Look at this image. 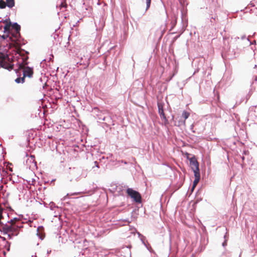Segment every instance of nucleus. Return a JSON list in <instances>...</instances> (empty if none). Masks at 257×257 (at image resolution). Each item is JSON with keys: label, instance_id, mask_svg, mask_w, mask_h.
<instances>
[{"label": "nucleus", "instance_id": "1", "mask_svg": "<svg viewBox=\"0 0 257 257\" xmlns=\"http://www.w3.org/2000/svg\"><path fill=\"white\" fill-rule=\"evenodd\" d=\"M21 28V26L17 22H12V29L14 30L15 32H13L11 37H9L10 42L6 44L8 49L15 47L17 45L25 44L24 43H22L24 39L22 38L20 34Z\"/></svg>", "mask_w": 257, "mask_h": 257}, {"label": "nucleus", "instance_id": "2", "mask_svg": "<svg viewBox=\"0 0 257 257\" xmlns=\"http://www.w3.org/2000/svg\"><path fill=\"white\" fill-rule=\"evenodd\" d=\"M28 59V57H27L26 58H22L21 61L17 62L16 64L17 68L15 69V71L16 73L17 74V75H20L21 71L22 70L23 76H24V77H32L33 75V67H30L27 66L26 68L25 69V68L26 67L28 63V62H27Z\"/></svg>", "mask_w": 257, "mask_h": 257}, {"label": "nucleus", "instance_id": "3", "mask_svg": "<svg viewBox=\"0 0 257 257\" xmlns=\"http://www.w3.org/2000/svg\"><path fill=\"white\" fill-rule=\"evenodd\" d=\"M12 30V22H10L9 24H6L4 26L3 32L5 33L3 35L0 34V43L3 45L4 48L7 47V44L10 42L9 37H11L13 32Z\"/></svg>", "mask_w": 257, "mask_h": 257}, {"label": "nucleus", "instance_id": "4", "mask_svg": "<svg viewBox=\"0 0 257 257\" xmlns=\"http://www.w3.org/2000/svg\"><path fill=\"white\" fill-rule=\"evenodd\" d=\"M127 195L132 199L133 202L137 204H141L142 198L141 193L132 188H128L126 190Z\"/></svg>", "mask_w": 257, "mask_h": 257}, {"label": "nucleus", "instance_id": "5", "mask_svg": "<svg viewBox=\"0 0 257 257\" xmlns=\"http://www.w3.org/2000/svg\"><path fill=\"white\" fill-rule=\"evenodd\" d=\"M170 122L173 123L174 126L179 127L181 130L185 127V120H183L182 119V117L179 116L175 117L174 115H172Z\"/></svg>", "mask_w": 257, "mask_h": 257}, {"label": "nucleus", "instance_id": "6", "mask_svg": "<svg viewBox=\"0 0 257 257\" xmlns=\"http://www.w3.org/2000/svg\"><path fill=\"white\" fill-rule=\"evenodd\" d=\"M188 159L190 162V166H193L195 167V168L192 167L193 172H200L199 163L198 162L195 156L193 155L192 157L188 158Z\"/></svg>", "mask_w": 257, "mask_h": 257}, {"label": "nucleus", "instance_id": "7", "mask_svg": "<svg viewBox=\"0 0 257 257\" xmlns=\"http://www.w3.org/2000/svg\"><path fill=\"white\" fill-rule=\"evenodd\" d=\"M0 224L3 225L2 228H0V231L3 232L4 234H7L9 232L10 233L11 231H12L13 223L9 225L7 223L4 224L3 222L0 221Z\"/></svg>", "mask_w": 257, "mask_h": 257}, {"label": "nucleus", "instance_id": "8", "mask_svg": "<svg viewBox=\"0 0 257 257\" xmlns=\"http://www.w3.org/2000/svg\"><path fill=\"white\" fill-rule=\"evenodd\" d=\"M181 15H182V23H183V26H182V31H181V33H180L179 35H178L176 36L175 37H174L173 38V42H175V41H176V40H177V39H178L180 37V36H181V35L183 34V33L184 32V30H185V28H186V27H187V24H186V25H185V24H184V19H183V13H182V12H181Z\"/></svg>", "mask_w": 257, "mask_h": 257}, {"label": "nucleus", "instance_id": "9", "mask_svg": "<svg viewBox=\"0 0 257 257\" xmlns=\"http://www.w3.org/2000/svg\"><path fill=\"white\" fill-rule=\"evenodd\" d=\"M10 233H12L13 235L17 236L19 233V227L16 226V223L14 222L13 223L12 231Z\"/></svg>", "mask_w": 257, "mask_h": 257}, {"label": "nucleus", "instance_id": "10", "mask_svg": "<svg viewBox=\"0 0 257 257\" xmlns=\"http://www.w3.org/2000/svg\"><path fill=\"white\" fill-rule=\"evenodd\" d=\"M37 236L40 239L43 240L44 237V236L43 235V232L44 231L43 226H39L37 228Z\"/></svg>", "mask_w": 257, "mask_h": 257}, {"label": "nucleus", "instance_id": "11", "mask_svg": "<svg viewBox=\"0 0 257 257\" xmlns=\"http://www.w3.org/2000/svg\"><path fill=\"white\" fill-rule=\"evenodd\" d=\"M195 179L193 182V187H195L197 184L198 183L200 179V172H195L194 173Z\"/></svg>", "mask_w": 257, "mask_h": 257}, {"label": "nucleus", "instance_id": "12", "mask_svg": "<svg viewBox=\"0 0 257 257\" xmlns=\"http://www.w3.org/2000/svg\"><path fill=\"white\" fill-rule=\"evenodd\" d=\"M157 106L158 108V113L159 114L165 113L164 109V103L163 102L158 101Z\"/></svg>", "mask_w": 257, "mask_h": 257}, {"label": "nucleus", "instance_id": "13", "mask_svg": "<svg viewBox=\"0 0 257 257\" xmlns=\"http://www.w3.org/2000/svg\"><path fill=\"white\" fill-rule=\"evenodd\" d=\"M171 19H172L171 22V28L169 30L170 31H172L175 28V27L176 26V25L177 24V17L176 16L174 15L173 17H172Z\"/></svg>", "mask_w": 257, "mask_h": 257}, {"label": "nucleus", "instance_id": "14", "mask_svg": "<svg viewBox=\"0 0 257 257\" xmlns=\"http://www.w3.org/2000/svg\"><path fill=\"white\" fill-rule=\"evenodd\" d=\"M137 234L138 235V237L140 238L141 242L145 246H147V243H146L145 240L146 239V237L142 234L140 232L137 231Z\"/></svg>", "mask_w": 257, "mask_h": 257}, {"label": "nucleus", "instance_id": "15", "mask_svg": "<svg viewBox=\"0 0 257 257\" xmlns=\"http://www.w3.org/2000/svg\"><path fill=\"white\" fill-rule=\"evenodd\" d=\"M252 94V89L250 90V91L248 92V93L246 95L245 98H242L240 101L239 102V103L243 102L245 100V103H246L247 101V100L249 99L250 97L251 96Z\"/></svg>", "mask_w": 257, "mask_h": 257}, {"label": "nucleus", "instance_id": "16", "mask_svg": "<svg viewBox=\"0 0 257 257\" xmlns=\"http://www.w3.org/2000/svg\"><path fill=\"white\" fill-rule=\"evenodd\" d=\"M190 112L188 111H187L186 110H184L182 112V115L180 116V117H182V119L183 120H185V121H186V119H187L190 116Z\"/></svg>", "mask_w": 257, "mask_h": 257}, {"label": "nucleus", "instance_id": "17", "mask_svg": "<svg viewBox=\"0 0 257 257\" xmlns=\"http://www.w3.org/2000/svg\"><path fill=\"white\" fill-rule=\"evenodd\" d=\"M6 4L8 8L12 9L15 5V0H6Z\"/></svg>", "mask_w": 257, "mask_h": 257}, {"label": "nucleus", "instance_id": "18", "mask_svg": "<svg viewBox=\"0 0 257 257\" xmlns=\"http://www.w3.org/2000/svg\"><path fill=\"white\" fill-rule=\"evenodd\" d=\"M25 77L19 76L15 80V81L17 83H23L25 82Z\"/></svg>", "mask_w": 257, "mask_h": 257}, {"label": "nucleus", "instance_id": "19", "mask_svg": "<svg viewBox=\"0 0 257 257\" xmlns=\"http://www.w3.org/2000/svg\"><path fill=\"white\" fill-rule=\"evenodd\" d=\"M6 7H7V5L4 0H0V9H5Z\"/></svg>", "mask_w": 257, "mask_h": 257}, {"label": "nucleus", "instance_id": "20", "mask_svg": "<svg viewBox=\"0 0 257 257\" xmlns=\"http://www.w3.org/2000/svg\"><path fill=\"white\" fill-rule=\"evenodd\" d=\"M10 22H11L10 20V19L9 17H8V18L6 19L5 20H2L0 21V23H4L5 24H9L10 23Z\"/></svg>", "mask_w": 257, "mask_h": 257}, {"label": "nucleus", "instance_id": "21", "mask_svg": "<svg viewBox=\"0 0 257 257\" xmlns=\"http://www.w3.org/2000/svg\"><path fill=\"white\" fill-rule=\"evenodd\" d=\"M152 0H146V11H147L150 7Z\"/></svg>", "mask_w": 257, "mask_h": 257}, {"label": "nucleus", "instance_id": "22", "mask_svg": "<svg viewBox=\"0 0 257 257\" xmlns=\"http://www.w3.org/2000/svg\"><path fill=\"white\" fill-rule=\"evenodd\" d=\"M61 8H66L67 4H66L65 0H62L60 4Z\"/></svg>", "mask_w": 257, "mask_h": 257}, {"label": "nucleus", "instance_id": "23", "mask_svg": "<svg viewBox=\"0 0 257 257\" xmlns=\"http://www.w3.org/2000/svg\"><path fill=\"white\" fill-rule=\"evenodd\" d=\"M50 209L51 210H53L54 208L56 207L55 204L53 202H51L49 204Z\"/></svg>", "mask_w": 257, "mask_h": 257}, {"label": "nucleus", "instance_id": "24", "mask_svg": "<svg viewBox=\"0 0 257 257\" xmlns=\"http://www.w3.org/2000/svg\"><path fill=\"white\" fill-rule=\"evenodd\" d=\"M226 236H227V232L226 233L225 235L224 236V238L225 239V240L222 242V245L223 247H225V246L227 245V240L226 239Z\"/></svg>", "mask_w": 257, "mask_h": 257}, {"label": "nucleus", "instance_id": "25", "mask_svg": "<svg viewBox=\"0 0 257 257\" xmlns=\"http://www.w3.org/2000/svg\"><path fill=\"white\" fill-rule=\"evenodd\" d=\"M169 250L170 251L171 250V238L170 235L169 239Z\"/></svg>", "mask_w": 257, "mask_h": 257}, {"label": "nucleus", "instance_id": "26", "mask_svg": "<svg viewBox=\"0 0 257 257\" xmlns=\"http://www.w3.org/2000/svg\"><path fill=\"white\" fill-rule=\"evenodd\" d=\"M159 115H160V117H161V118L162 119L164 120L165 119L167 118L166 116V115H165V113H163L160 114H159Z\"/></svg>", "mask_w": 257, "mask_h": 257}, {"label": "nucleus", "instance_id": "27", "mask_svg": "<svg viewBox=\"0 0 257 257\" xmlns=\"http://www.w3.org/2000/svg\"><path fill=\"white\" fill-rule=\"evenodd\" d=\"M102 59H103V64H104V65H107V62H106V56H102Z\"/></svg>", "mask_w": 257, "mask_h": 257}, {"label": "nucleus", "instance_id": "28", "mask_svg": "<svg viewBox=\"0 0 257 257\" xmlns=\"http://www.w3.org/2000/svg\"><path fill=\"white\" fill-rule=\"evenodd\" d=\"M7 243L8 244V246L6 245V248L7 250V251H10V242H7Z\"/></svg>", "mask_w": 257, "mask_h": 257}, {"label": "nucleus", "instance_id": "29", "mask_svg": "<svg viewBox=\"0 0 257 257\" xmlns=\"http://www.w3.org/2000/svg\"><path fill=\"white\" fill-rule=\"evenodd\" d=\"M12 183H13V184H16V183H19V179H18V178H16V179H13V180H12Z\"/></svg>", "mask_w": 257, "mask_h": 257}, {"label": "nucleus", "instance_id": "30", "mask_svg": "<svg viewBox=\"0 0 257 257\" xmlns=\"http://www.w3.org/2000/svg\"><path fill=\"white\" fill-rule=\"evenodd\" d=\"M8 234V238H9V239H12L13 238V237L14 236V235H13L12 234V233H8V234Z\"/></svg>", "mask_w": 257, "mask_h": 257}, {"label": "nucleus", "instance_id": "31", "mask_svg": "<svg viewBox=\"0 0 257 257\" xmlns=\"http://www.w3.org/2000/svg\"><path fill=\"white\" fill-rule=\"evenodd\" d=\"M164 120V124L165 125H167L169 123V121L167 118L165 119Z\"/></svg>", "mask_w": 257, "mask_h": 257}, {"label": "nucleus", "instance_id": "32", "mask_svg": "<svg viewBox=\"0 0 257 257\" xmlns=\"http://www.w3.org/2000/svg\"><path fill=\"white\" fill-rule=\"evenodd\" d=\"M146 247V248L149 250L150 251L152 248L151 245L148 243L147 245V246H145Z\"/></svg>", "mask_w": 257, "mask_h": 257}, {"label": "nucleus", "instance_id": "33", "mask_svg": "<svg viewBox=\"0 0 257 257\" xmlns=\"http://www.w3.org/2000/svg\"><path fill=\"white\" fill-rule=\"evenodd\" d=\"M35 156L34 155H31V160L30 162H35Z\"/></svg>", "mask_w": 257, "mask_h": 257}, {"label": "nucleus", "instance_id": "34", "mask_svg": "<svg viewBox=\"0 0 257 257\" xmlns=\"http://www.w3.org/2000/svg\"><path fill=\"white\" fill-rule=\"evenodd\" d=\"M247 40L248 41L250 42V45H254V44H256V41H253V42H251V41H250V40H249L248 38H247Z\"/></svg>", "mask_w": 257, "mask_h": 257}, {"label": "nucleus", "instance_id": "35", "mask_svg": "<svg viewBox=\"0 0 257 257\" xmlns=\"http://www.w3.org/2000/svg\"><path fill=\"white\" fill-rule=\"evenodd\" d=\"M92 8L90 7H88L87 8H85V10L89 11V13H90L92 11Z\"/></svg>", "mask_w": 257, "mask_h": 257}, {"label": "nucleus", "instance_id": "36", "mask_svg": "<svg viewBox=\"0 0 257 257\" xmlns=\"http://www.w3.org/2000/svg\"><path fill=\"white\" fill-rule=\"evenodd\" d=\"M94 164L95 165V166L98 168H99V166L98 165V162L97 161H94Z\"/></svg>", "mask_w": 257, "mask_h": 257}, {"label": "nucleus", "instance_id": "37", "mask_svg": "<svg viewBox=\"0 0 257 257\" xmlns=\"http://www.w3.org/2000/svg\"><path fill=\"white\" fill-rule=\"evenodd\" d=\"M193 127H194V124H191L190 125V130H191L192 133H195V131L194 130Z\"/></svg>", "mask_w": 257, "mask_h": 257}, {"label": "nucleus", "instance_id": "38", "mask_svg": "<svg viewBox=\"0 0 257 257\" xmlns=\"http://www.w3.org/2000/svg\"><path fill=\"white\" fill-rule=\"evenodd\" d=\"M112 154H108L107 156L106 157V159H109L110 158H111L112 157Z\"/></svg>", "mask_w": 257, "mask_h": 257}, {"label": "nucleus", "instance_id": "39", "mask_svg": "<svg viewBox=\"0 0 257 257\" xmlns=\"http://www.w3.org/2000/svg\"><path fill=\"white\" fill-rule=\"evenodd\" d=\"M13 221H14V219L12 218L10 220L8 221L7 223V224L8 223H12V224L14 223Z\"/></svg>", "mask_w": 257, "mask_h": 257}, {"label": "nucleus", "instance_id": "40", "mask_svg": "<svg viewBox=\"0 0 257 257\" xmlns=\"http://www.w3.org/2000/svg\"><path fill=\"white\" fill-rule=\"evenodd\" d=\"M149 251L153 253L154 255H157L156 252L153 249H151Z\"/></svg>", "mask_w": 257, "mask_h": 257}, {"label": "nucleus", "instance_id": "41", "mask_svg": "<svg viewBox=\"0 0 257 257\" xmlns=\"http://www.w3.org/2000/svg\"><path fill=\"white\" fill-rule=\"evenodd\" d=\"M53 58H54L53 55V54L50 55V56L49 59V61H52Z\"/></svg>", "mask_w": 257, "mask_h": 257}, {"label": "nucleus", "instance_id": "42", "mask_svg": "<svg viewBox=\"0 0 257 257\" xmlns=\"http://www.w3.org/2000/svg\"><path fill=\"white\" fill-rule=\"evenodd\" d=\"M16 226H18L19 227V230L22 228L23 227V226L22 225V224H20L19 225L18 223H16Z\"/></svg>", "mask_w": 257, "mask_h": 257}, {"label": "nucleus", "instance_id": "43", "mask_svg": "<svg viewBox=\"0 0 257 257\" xmlns=\"http://www.w3.org/2000/svg\"><path fill=\"white\" fill-rule=\"evenodd\" d=\"M105 159H106V157H104V156H102L101 157L100 159H99V160L100 162H102L103 160H105Z\"/></svg>", "mask_w": 257, "mask_h": 257}, {"label": "nucleus", "instance_id": "44", "mask_svg": "<svg viewBox=\"0 0 257 257\" xmlns=\"http://www.w3.org/2000/svg\"><path fill=\"white\" fill-rule=\"evenodd\" d=\"M13 219H14L15 222L17 223V221H20V219L19 218L17 217H14Z\"/></svg>", "mask_w": 257, "mask_h": 257}, {"label": "nucleus", "instance_id": "45", "mask_svg": "<svg viewBox=\"0 0 257 257\" xmlns=\"http://www.w3.org/2000/svg\"><path fill=\"white\" fill-rule=\"evenodd\" d=\"M252 11V13H253L256 16H257V9H255Z\"/></svg>", "mask_w": 257, "mask_h": 257}, {"label": "nucleus", "instance_id": "46", "mask_svg": "<svg viewBox=\"0 0 257 257\" xmlns=\"http://www.w3.org/2000/svg\"><path fill=\"white\" fill-rule=\"evenodd\" d=\"M9 181L12 182V180H13V178L12 175H10V176H9Z\"/></svg>", "mask_w": 257, "mask_h": 257}, {"label": "nucleus", "instance_id": "47", "mask_svg": "<svg viewBox=\"0 0 257 257\" xmlns=\"http://www.w3.org/2000/svg\"><path fill=\"white\" fill-rule=\"evenodd\" d=\"M3 212V208L0 207V215H2V213Z\"/></svg>", "mask_w": 257, "mask_h": 257}, {"label": "nucleus", "instance_id": "48", "mask_svg": "<svg viewBox=\"0 0 257 257\" xmlns=\"http://www.w3.org/2000/svg\"><path fill=\"white\" fill-rule=\"evenodd\" d=\"M245 38H246V36H245V35H243V36H242L241 37V39L242 40H244V39H245Z\"/></svg>", "mask_w": 257, "mask_h": 257}, {"label": "nucleus", "instance_id": "49", "mask_svg": "<svg viewBox=\"0 0 257 257\" xmlns=\"http://www.w3.org/2000/svg\"><path fill=\"white\" fill-rule=\"evenodd\" d=\"M3 29L4 30V27L2 25H0V31H2L3 32Z\"/></svg>", "mask_w": 257, "mask_h": 257}, {"label": "nucleus", "instance_id": "50", "mask_svg": "<svg viewBox=\"0 0 257 257\" xmlns=\"http://www.w3.org/2000/svg\"><path fill=\"white\" fill-rule=\"evenodd\" d=\"M3 218H4V216H3V213H2V215H0V221H1V220L3 219Z\"/></svg>", "mask_w": 257, "mask_h": 257}, {"label": "nucleus", "instance_id": "51", "mask_svg": "<svg viewBox=\"0 0 257 257\" xmlns=\"http://www.w3.org/2000/svg\"><path fill=\"white\" fill-rule=\"evenodd\" d=\"M121 162L123 163L124 164H127V162L126 161L124 160H121Z\"/></svg>", "mask_w": 257, "mask_h": 257}, {"label": "nucleus", "instance_id": "52", "mask_svg": "<svg viewBox=\"0 0 257 257\" xmlns=\"http://www.w3.org/2000/svg\"><path fill=\"white\" fill-rule=\"evenodd\" d=\"M174 75L172 76L171 77H170L168 80H167V81H170L172 79V77H173Z\"/></svg>", "mask_w": 257, "mask_h": 257}, {"label": "nucleus", "instance_id": "53", "mask_svg": "<svg viewBox=\"0 0 257 257\" xmlns=\"http://www.w3.org/2000/svg\"><path fill=\"white\" fill-rule=\"evenodd\" d=\"M68 195H69V194H67L66 195V196H65V197H64L63 199H64V200L66 199V198H67V196H68Z\"/></svg>", "mask_w": 257, "mask_h": 257}, {"label": "nucleus", "instance_id": "54", "mask_svg": "<svg viewBox=\"0 0 257 257\" xmlns=\"http://www.w3.org/2000/svg\"><path fill=\"white\" fill-rule=\"evenodd\" d=\"M124 221L128 223H129L130 222V221L128 219H125V220H124Z\"/></svg>", "mask_w": 257, "mask_h": 257}, {"label": "nucleus", "instance_id": "55", "mask_svg": "<svg viewBox=\"0 0 257 257\" xmlns=\"http://www.w3.org/2000/svg\"><path fill=\"white\" fill-rule=\"evenodd\" d=\"M105 117H103L102 118H100H100H99V119H101V120H105Z\"/></svg>", "mask_w": 257, "mask_h": 257}, {"label": "nucleus", "instance_id": "56", "mask_svg": "<svg viewBox=\"0 0 257 257\" xmlns=\"http://www.w3.org/2000/svg\"><path fill=\"white\" fill-rule=\"evenodd\" d=\"M195 187H193V185H192V188H191V191L192 192Z\"/></svg>", "mask_w": 257, "mask_h": 257}, {"label": "nucleus", "instance_id": "57", "mask_svg": "<svg viewBox=\"0 0 257 257\" xmlns=\"http://www.w3.org/2000/svg\"><path fill=\"white\" fill-rule=\"evenodd\" d=\"M195 187H193V185H192V188H191V191L192 192Z\"/></svg>", "mask_w": 257, "mask_h": 257}, {"label": "nucleus", "instance_id": "58", "mask_svg": "<svg viewBox=\"0 0 257 257\" xmlns=\"http://www.w3.org/2000/svg\"><path fill=\"white\" fill-rule=\"evenodd\" d=\"M97 5H101V3H100L99 1H98V3H97Z\"/></svg>", "mask_w": 257, "mask_h": 257}, {"label": "nucleus", "instance_id": "59", "mask_svg": "<svg viewBox=\"0 0 257 257\" xmlns=\"http://www.w3.org/2000/svg\"><path fill=\"white\" fill-rule=\"evenodd\" d=\"M1 238H2L3 240H6V238L4 237H1Z\"/></svg>", "mask_w": 257, "mask_h": 257}, {"label": "nucleus", "instance_id": "60", "mask_svg": "<svg viewBox=\"0 0 257 257\" xmlns=\"http://www.w3.org/2000/svg\"><path fill=\"white\" fill-rule=\"evenodd\" d=\"M9 171H11V172H12V171H13V169H12V168H10V169H9Z\"/></svg>", "mask_w": 257, "mask_h": 257}, {"label": "nucleus", "instance_id": "61", "mask_svg": "<svg viewBox=\"0 0 257 257\" xmlns=\"http://www.w3.org/2000/svg\"><path fill=\"white\" fill-rule=\"evenodd\" d=\"M51 250H50V251H48H48H47V253H50L51 252Z\"/></svg>", "mask_w": 257, "mask_h": 257}, {"label": "nucleus", "instance_id": "62", "mask_svg": "<svg viewBox=\"0 0 257 257\" xmlns=\"http://www.w3.org/2000/svg\"><path fill=\"white\" fill-rule=\"evenodd\" d=\"M55 180H54V179L52 180L51 181V183H52V182H54V181Z\"/></svg>", "mask_w": 257, "mask_h": 257}, {"label": "nucleus", "instance_id": "63", "mask_svg": "<svg viewBox=\"0 0 257 257\" xmlns=\"http://www.w3.org/2000/svg\"><path fill=\"white\" fill-rule=\"evenodd\" d=\"M176 32H173V33H172V34H176Z\"/></svg>", "mask_w": 257, "mask_h": 257}, {"label": "nucleus", "instance_id": "64", "mask_svg": "<svg viewBox=\"0 0 257 257\" xmlns=\"http://www.w3.org/2000/svg\"><path fill=\"white\" fill-rule=\"evenodd\" d=\"M10 208L11 210H12V211L13 210V209L11 207H10Z\"/></svg>", "mask_w": 257, "mask_h": 257}]
</instances>
